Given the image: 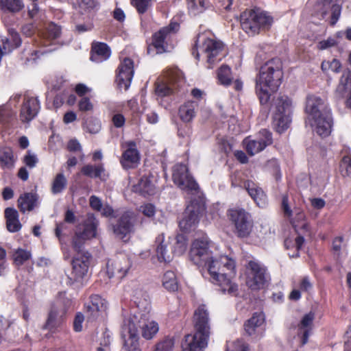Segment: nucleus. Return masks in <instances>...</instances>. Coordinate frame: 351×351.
I'll use <instances>...</instances> for the list:
<instances>
[{
  "mask_svg": "<svg viewBox=\"0 0 351 351\" xmlns=\"http://www.w3.org/2000/svg\"><path fill=\"white\" fill-rule=\"evenodd\" d=\"M246 269L247 285L252 290L263 289L269 278L266 268L255 261H250Z\"/></svg>",
  "mask_w": 351,
  "mask_h": 351,
  "instance_id": "10",
  "label": "nucleus"
},
{
  "mask_svg": "<svg viewBox=\"0 0 351 351\" xmlns=\"http://www.w3.org/2000/svg\"><path fill=\"white\" fill-rule=\"evenodd\" d=\"M224 45L219 40L198 35L192 49V55L197 60L202 58L206 66L212 69L225 56Z\"/></svg>",
  "mask_w": 351,
  "mask_h": 351,
  "instance_id": "3",
  "label": "nucleus"
},
{
  "mask_svg": "<svg viewBox=\"0 0 351 351\" xmlns=\"http://www.w3.org/2000/svg\"><path fill=\"white\" fill-rule=\"evenodd\" d=\"M226 351H247V346L242 340L228 342L226 346Z\"/></svg>",
  "mask_w": 351,
  "mask_h": 351,
  "instance_id": "54",
  "label": "nucleus"
},
{
  "mask_svg": "<svg viewBox=\"0 0 351 351\" xmlns=\"http://www.w3.org/2000/svg\"><path fill=\"white\" fill-rule=\"evenodd\" d=\"M244 187L258 206L263 208L267 205L266 195L256 183L247 180L244 182Z\"/></svg>",
  "mask_w": 351,
  "mask_h": 351,
  "instance_id": "25",
  "label": "nucleus"
},
{
  "mask_svg": "<svg viewBox=\"0 0 351 351\" xmlns=\"http://www.w3.org/2000/svg\"><path fill=\"white\" fill-rule=\"evenodd\" d=\"M132 317L124 319L121 330V337L123 343L122 350L131 351L132 348Z\"/></svg>",
  "mask_w": 351,
  "mask_h": 351,
  "instance_id": "32",
  "label": "nucleus"
},
{
  "mask_svg": "<svg viewBox=\"0 0 351 351\" xmlns=\"http://www.w3.org/2000/svg\"><path fill=\"white\" fill-rule=\"evenodd\" d=\"M189 256L194 264L206 268L203 276L213 284L219 285L223 293L231 296L237 295L238 286L230 280L236 274L235 261L225 255L214 257L206 237L194 240Z\"/></svg>",
  "mask_w": 351,
  "mask_h": 351,
  "instance_id": "1",
  "label": "nucleus"
},
{
  "mask_svg": "<svg viewBox=\"0 0 351 351\" xmlns=\"http://www.w3.org/2000/svg\"><path fill=\"white\" fill-rule=\"evenodd\" d=\"M14 49L10 39L5 38L2 40V43L0 44V53L1 55L8 53Z\"/></svg>",
  "mask_w": 351,
  "mask_h": 351,
  "instance_id": "62",
  "label": "nucleus"
},
{
  "mask_svg": "<svg viewBox=\"0 0 351 351\" xmlns=\"http://www.w3.org/2000/svg\"><path fill=\"white\" fill-rule=\"evenodd\" d=\"M141 335L145 339H153L159 330L158 324L154 320H147L141 326Z\"/></svg>",
  "mask_w": 351,
  "mask_h": 351,
  "instance_id": "38",
  "label": "nucleus"
},
{
  "mask_svg": "<svg viewBox=\"0 0 351 351\" xmlns=\"http://www.w3.org/2000/svg\"><path fill=\"white\" fill-rule=\"evenodd\" d=\"M84 315L81 312H77L74 317L73 322V329L76 332L82 331Z\"/></svg>",
  "mask_w": 351,
  "mask_h": 351,
  "instance_id": "58",
  "label": "nucleus"
},
{
  "mask_svg": "<svg viewBox=\"0 0 351 351\" xmlns=\"http://www.w3.org/2000/svg\"><path fill=\"white\" fill-rule=\"evenodd\" d=\"M155 245L156 255L160 261L170 262L172 260V254L167 250V242L165 241L164 234H160L156 238Z\"/></svg>",
  "mask_w": 351,
  "mask_h": 351,
  "instance_id": "31",
  "label": "nucleus"
},
{
  "mask_svg": "<svg viewBox=\"0 0 351 351\" xmlns=\"http://www.w3.org/2000/svg\"><path fill=\"white\" fill-rule=\"evenodd\" d=\"M166 77V82L156 83V93L158 96L165 97L173 94L185 83L182 72L177 69L169 70Z\"/></svg>",
  "mask_w": 351,
  "mask_h": 351,
  "instance_id": "9",
  "label": "nucleus"
},
{
  "mask_svg": "<svg viewBox=\"0 0 351 351\" xmlns=\"http://www.w3.org/2000/svg\"><path fill=\"white\" fill-rule=\"evenodd\" d=\"M281 209L283 212L284 216L288 219H291V217H292L293 211L291 210L289 202V198L287 195H283L282 197V202H281Z\"/></svg>",
  "mask_w": 351,
  "mask_h": 351,
  "instance_id": "57",
  "label": "nucleus"
},
{
  "mask_svg": "<svg viewBox=\"0 0 351 351\" xmlns=\"http://www.w3.org/2000/svg\"><path fill=\"white\" fill-rule=\"evenodd\" d=\"M67 228L68 227L66 224V222H61L56 224L55 228V234L60 243L64 241V237L67 235V233L64 232V231L67 230Z\"/></svg>",
  "mask_w": 351,
  "mask_h": 351,
  "instance_id": "56",
  "label": "nucleus"
},
{
  "mask_svg": "<svg viewBox=\"0 0 351 351\" xmlns=\"http://www.w3.org/2000/svg\"><path fill=\"white\" fill-rule=\"evenodd\" d=\"M315 319V314L313 312L304 315L298 324V332L302 334V344L308 341L310 330L312 329L313 322Z\"/></svg>",
  "mask_w": 351,
  "mask_h": 351,
  "instance_id": "35",
  "label": "nucleus"
},
{
  "mask_svg": "<svg viewBox=\"0 0 351 351\" xmlns=\"http://www.w3.org/2000/svg\"><path fill=\"white\" fill-rule=\"evenodd\" d=\"M295 217H291L290 220L291 223L297 231L298 228L301 227L302 228H306L307 224L304 222L305 215L304 213L299 208H296L294 210Z\"/></svg>",
  "mask_w": 351,
  "mask_h": 351,
  "instance_id": "47",
  "label": "nucleus"
},
{
  "mask_svg": "<svg viewBox=\"0 0 351 351\" xmlns=\"http://www.w3.org/2000/svg\"><path fill=\"white\" fill-rule=\"evenodd\" d=\"M197 108V102L187 101L180 106L178 116L183 122L190 123L195 117Z\"/></svg>",
  "mask_w": 351,
  "mask_h": 351,
  "instance_id": "29",
  "label": "nucleus"
},
{
  "mask_svg": "<svg viewBox=\"0 0 351 351\" xmlns=\"http://www.w3.org/2000/svg\"><path fill=\"white\" fill-rule=\"evenodd\" d=\"M32 254L29 251L19 248L13 254V259L15 265L21 266L27 261L31 258Z\"/></svg>",
  "mask_w": 351,
  "mask_h": 351,
  "instance_id": "48",
  "label": "nucleus"
},
{
  "mask_svg": "<svg viewBox=\"0 0 351 351\" xmlns=\"http://www.w3.org/2000/svg\"><path fill=\"white\" fill-rule=\"evenodd\" d=\"M135 301L134 303L136 308H138V313L141 317H146V315L149 312L150 307L149 306L148 295L145 291H135Z\"/></svg>",
  "mask_w": 351,
  "mask_h": 351,
  "instance_id": "36",
  "label": "nucleus"
},
{
  "mask_svg": "<svg viewBox=\"0 0 351 351\" xmlns=\"http://www.w3.org/2000/svg\"><path fill=\"white\" fill-rule=\"evenodd\" d=\"M210 335L195 331L188 334L182 343L183 351H203L207 347Z\"/></svg>",
  "mask_w": 351,
  "mask_h": 351,
  "instance_id": "16",
  "label": "nucleus"
},
{
  "mask_svg": "<svg viewBox=\"0 0 351 351\" xmlns=\"http://www.w3.org/2000/svg\"><path fill=\"white\" fill-rule=\"evenodd\" d=\"M23 0H0V10L6 13H17L23 10Z\"/></svg>",
  "mask_w": 351,
  "mask_h": 351,
  "instance_id": "37",
  "label": "nucleus"
},
{
  "mask_svg": "<svg viewBox=\"0 0 351 351\" xmlns=\"http://www.w3.org/2000/svg\"><path fill=\"white\" fill-rule=\"evenodd\" d=\"M71 304V300L66 298L62 300L60 304L52 305L42 328L53 333L56 332L64 323L66 313Z\"/></svg>",
  "mask_w": 351,
  "mask_h": 351,
  "instance_id": "7",
  "label": "nucleus"
},
{
  "mask_svg": "<svg viewBox=\"0 0 351 351\" xmlns=\"http://www.w3.org/2000/svg\"><path fill=\"white\" fill-rule=\"evenodd\" d=\"M131 226L132 213L127 211L121 215L117 223L113 226V230L117 237L123 239L130 232Z\"/></svg>",
  "mask_w": 351,
  "mask_h": 351,
  "instance_id": "26",
  "label": "nucleus"
},
{
  "mask_svg": "<svg viewBox=\"0 0 351 351\" xmlns=\"http://www.w3.org/2000/svg\"><path fill=\"white\" fill-rule=\"evenodd\" d=\"M176 241L173 246V252L178 256H180L183 254L186 250V239L184 235L179 234L176 237Z\"/></svg>",
  "mask_w": 351,
  "mask_h": 351,
  "instance_id": "49",
  "label": "nucleus"
},
{
  "mask_svg": "<svg viewBox=\"0 0 351 351\" xmlns=\"http://www.w3.org/2000/svg\"><path fill=\"white\" fill-rule=\"evenodd\" d=\"M43 53L31 47L25 48L21 53V59L25 64L35 62Z\"/></svg>",
  "mask_w": 351,
  "mask_h": 351,
  "instance_id": "46",
  "label": "nucleus"
},
{
  "mask_svg": "<svg viewBox=\"0 0 351 351\" xmlns=\"http://www.w3.org/2000/svg\"><path fill=\"white\" fill-rule=\"evenodd\" d=\"M23 163L29 168H34L36 167L38 162V159L35 154H32L30 150H28L23 159Z\"/></svg>",
  "mask_w": 351,
  "mask_h": 351,
  "instance_id": "55",
  "label": "nucleus"
},
{
  "mask_svg": "<svg viewBox=\"0 0 351 351\" xmlns=\"http://www.w3.org/2000/svg\"><path fill=\"white\" fill-rule=\"evenodd\" d=\"M121 148L123 154L120 162L124 169H128L132 167V141L122 143Z\"/></svg>",
  "mask_w": 351,
  "mask_h": 351,
  "instance_id": "39",
  "label": "nucleus"
},
{
  "mask_svg": "<svg viewBox=\"0 0 351 351\" xmlns=\"http://www.w3.org/2000/svg\"><path fill=\"white\" fill-rule=\"evenodd\" d=\"M154 176H143L138 184L133 186V191L138 193L144 197L154 195L157 189Z\"/></svg>",
  "mask_w": 351,
  "mask_h": 351,
  "instance_id": "24",
  "label": "nucleus"
},
{
  "mask_svg": "<svg viewBox=\"0 0 351 351\" xmlns=\"http://www.w3.org/2000/svg\"><path fill=\"white\" fill-rule=\"evenodd\" d=\"M271 143V133L265 129L262 130L254 139L247 137L243 140L246 151L251 156L259 153Z\"/></svg>",
  "mask_w": 351,
  "mask_h": 351,
  "instance_id": "12",
  "label": "nucleus"
},
{
  "mask_svg": "<svg viewBox=\"0 0 351 351\" xmlns=\"http://www.w3.org/2000/svg\"><path fill=\"white\" fill-rule=\"evenodd\" d=\"M205 209V204L202 200H192L183 213L182 218L179 222L180 230L186 232L195 229L199 215L204 212Z\"/></svg>",
  "mask_w": 351,
  "mask_h": 351,
  "instance_id": "8",
  "label": "nucleus"
},
{
  "mask_svg": "<svg viewBox=\"0 0 351 351\" xmlns=\"http://www.w3.org/2000/svg\"><path fill=\"white\" fill-rule=\"evenodd\" d=\"M265 322V317L262 313H255L244 324L245 332L251 336L257 333Z\"/></svg>",
  "mask_w": 351,
  "mask_h": 351,
  "instance_id": "33",
  "label": "nucleus"
},
{
  "mask_svg": "<svg viewBox=\"0 0 351 351\" xmlns=\"http://www.w3.org/2000/svg\"><path fill=\"white\" fill-rule=\"evenodd\" d=\"M242 29L249 35H255L261 30L269 28L273 19L260 9L246 10L240 16Z\"/></svg>",
  "mask_w": 351,
  "mask_h": 351,
  "instance_id": "4",
  "label": "nucleus"
},
{
  "mask_svg": "<svg viewBox=\"0 0 351 351\" xmlns=\"http://www.w3.org/2000/svg\"><path fill=\"white\" fill-rule=\"evenodd\" d=\"M321 68L323 71L330 70L335 73H339L341 69V63L337 59L324 60L322 62Z\"/></svg>",
  "mask_w": 351,
  "mask_h": 351,
  "instance_id": "51",
  "label": "nucleus"
},
{
  "mask_svg": "<svg viewBox=\"0 0 351 351\" xmlns=\"http://www.w3.org/2000/svg\"><path fill=\"white\" fill-rule=\"evenodd\" d=\"M97 226L98 221L90 215L77 226L75 231L88 241L96 237Z\"/></svg>",
  "mask_w": 351,
  "mask_h": 351,
  "instance_id": "23",
  "label": "nucleus"
},
{
  "mask_svg": "<svg viewBox=\"0 0 351 351\" xmlns=\"http://www.w3.org/2000/svg\"><path fill=\"white\" fill-rule=\"evenodd\" d=\"M314 131L322 137L328 136L332 130V119L330 110H325L321 115L308 119Z\"/></svg>",
  "mask_w": 351,
  "mask_h": 351,
  "instance_id": "17",
  "label": "nucleus"
},
{
  "mask_svg": "<svg viewBox=\"0 0 351 351\" xmlns=\"http://www.w3.org/2000/svg\"><path fill=\"white\" fill-rule=\"evenodd\" d=\"M305 110L308 114V119L322 114L325 110H330L319 97L308 95L306 98Z\"/></svg>",
  "mask_w": 351,
  "mask_h": 351,
  "instance_id": "21",
  "label": "nucleus"
},
{
  "mask_svg": "<svg viewBox=\"0 0 351 351\" xmlns=\"http://www.w3.org/2000/svg\"><path fill=\"white\" fill-rule=\"evenodd\" d=\"M274 125L278 133H282L291 121L292 101L286 95L279 96L274 100Z\"/></svg>",
  "mask_w": 351,
  "mask_h": 351,
  "instance_id": "5",
  "label": "nucleus"
},
{
  "mask_svg": "<svg viewBox=\"0 0 351 351\" xmlns=\"http://www.w3.org/2000/svg\"><path fill=\"white\" fill-rule=\"evenodd\" d=\"M323 5L325 8V10L322 12V16H324L326 14V10L328 8H330L332 12L330 23L332 25H335L341 15V5L337 3H332V0H324Z\"/></svg>",
  "mask_w": 351,
  "mask_h": 351,
  "instance_id": "40",
  "label": "nucleus"
},
{
  "mask_svg": "<svg viewBox=\"0 0 351 351\" xmlns=\"http://www.w3.org/2000/svg\"><path fill=\"white\" fill-rule=\"evenodd\" d=\"M38 196L36 193H25L18 199V207L20 211L25 213L32 210L36 206Z\"/></svg>",
  "mask_w": 351,
  "mask_h": 351,
  "instance_id": "30",
  "label": "nucleus"
},
{
  "mask_svg": "<svg viewBox=\"0 0 351 351\" xmlns=\"http://www.w3.org/2000/svg\"><path fill=\"white\" fill-rule=\"evenodd\" d=\"M186 1L189 13L196 16L206 10L208 0H186Z\"/></svg>",
  "mask_w": 351,
  "mask_h": 351,
  "instance_id": "44",
  "label": "nucleus"
},
{
  "mask_svg": "<svg viewBox=\"0 0 351 351\" xmlns=\"http://www.w3.org/2000/svg\"><path fill=\"white\" fill-rule=\"evenodd\" d=\"M78 110L80 112H88L93 110V104L88 97H82L77 104Z\"/></svg>",
  "mask_w": 351,
  "mask_h": 351,
  "instance_id": "53",
  "label": "nucleus"
},
{
  "mask_svg": "<svg viewBox=\"0 0 351 351\" xmlns=\"http://www.w3.org/2000/svg\"><path fill=\"white\" fill-rule=\"evenodd\" d=\"M173 346V339L167 337L156 344L155 351H171Z\"/></svg>",
  "mask_w": 351,
  "mask_h": 351,
  "instance_id": "52",
  "label": "nucleus"
},
{
  "mask_svg": "<svg viewBox=\"0 0 351 351\" xmlns=\"http://www.w3.org/2000/svg\"><path fill=\"white\" fill-rule=\"evenodd\" d=\"M67 180L62 173H58L55 176L51 187V192L53 195L59 194L63 192L66 188Z\"/></svg>",
  "mask_w": 351,
  "mask_h": 351,
  "instance_id": "41",
  "label": "nucleus"
},
{
  "mask_svg": "<svg viewBox=\"0 0 351 351\" xmlns=\"http://www.w3.org/2000/svg\"><path fill=\"white\" fill-rule=\"evenodd\" d=\"M217 78L221 84L229 86L233 80L230 66L226 64L221 65L217 71Z\"/></svg>",
  "mask_w": 351,
  "mask_h": 351,
  "instance_id": "43",
  "label": "nucleus"
},
{
  "mask_svg": "<svg viewBox=\"0 0 351 351\" xmlns=\"http://www.w3.org/2000/svg\"><path fill=\"white\" fill-rule=\"evenodd\" d=\"M16 119L15 114L11 109L4 107L0 108V123L6 125Z\"/></svg>",
  "mask_w": 351,
  "mask_h": 351,
  "instance_id": "50",
  "label": "nucleus"
},
{
  "mask_svg": "<svg viewBox=\"0 0 351 351\" xmlns=\"http://www.w3.org/2000/svg\"><path fill=\"white\" fill-rule=\"evenodd\" d=\"M132 81V59L124 58L117 69L115 82L119 90H128Z\"/></svg>",
  "mask_w": 351,
  "mask_h": 351,
  "instance_id": "18",
  "label": "nucleus"
},
{
  "mask_svg": "<svg viewBox=\"0 0 351 351\" xmlns=\"http://www.w3.org/2000/svg\"><path fill=\"white\" fill-rule=\"evenodd\" d=\"M123 261L125 263V259L123 258V260L109 259L106 264V273L109 278H113L116 274H118V278H123L127 274L130 266H122Z\"/></svg>",
  "mask_w": 351,
  "mask_h": 351,
  "instance_id": "27",
  "label": "nucleus"
},
{
  "mask_svg": "<svg viewBox=\"0 0 351 351\" xmlns=\"http://www.w3.org/2000/svg\"><path fill=\"white\" fill-rule=\"evenodd\" d=\"M193 323L195 331L210 334L209 312L205 304L199 305L195 310Z\"/></svg>",
  "mask_w": 351,
  "mask_h": 351,
  "instance_id": "19",
  "label": "nucleus"
},
{
  "mask_svg": "<svg viewBox=\"0 0 351 351\" xmlns=\"http://www.w3.org/2000/svg\"><path fill=\"white\" fill-rule=\"evenodd\" d=\"M110 54L111 51L107 44L96 43L92 45L90 59L93 62L99 63L109 58Z\"/></svg>",
  "mask_w": 351,
  "mask_h": 351,
  "instance_id": "28",
  "label": "nucleus"
},
{
  "mask_svg": "<svg viewBox=\"0 0 351 351\" xmlns=\"http://www.w3.org/2000/svg\"><path fill=\"white\" fill-rule=\"evenodd\" d=\"M339 84L351 90V70L347 69L343 71L340 77Z\"/></svg>",
  "mask_w": 351,
  "mask_h": 351,
  "instance_id": "63",
  "label": "nucleus"
},
{
  "mask_svg": "<svg viewBox=\"0 0 351 351\" xmlns=\"http://www.w3.org/2000/svg\"><path fill=\"white\" fill-rule=\"evenodd\" d=\"M80 173L83 176L92 179L98 178L102 182H106L109 177V174L106 173L103 163L84 165L81 168Z\"/></svg>",
  "mask_w": 351,
  "mask_h": 351,
  "instance_id": "22",
  "label": "nucleus"
},
{
  "mask_svg": "<svg viewBox=\"0 0 351 351\" xmlns=\"http://www.w3.org/2000/svg\"><path fill=\"white\" fill-rule=\"evenodd\" d=\"M341 167L345 169L346 175L351 178V156H346L343 158Z\"/></svg>",
  "mask_w": 351,
  "mask_h": 351,
  "instance_id": "64",
  "label": "nucleus"
},
{
  "mask_svg": "<svg viewBox=\"0 0 351 351\" xmlns=\"http://www.w3.org/2000/svg\"><path fill=\"white\" fill-rule=\"evenodd\" d=\"M228 219L234 225L239 237H247L253 227L251 215L244 208L240 207L230 208L227 211Z\"/></svg>",
  "mask_w": 351,
  "mask_h": 351,
  "instance_id": "6",
  "label": "nucleus"
},
{
  "mask_svg": "<svg viewBox=\"0 0 351 351\" xmlns=\"http://www.w3.org/2000/svg\"><path fill=\"white\" fill-rule=\"evenodd\" d=\"M92 256L90 253H82V255H75L72 260V272L70 280L74 282L82 280L88 271Z\"/></svg>",
  "mask_w": 351,
  "mask_h": 351,
  "instance_id": "15",
  "label": "nucleus"
},
{
  "mask_svg": "<svg viewBox=\"0 0 351 351\" xmlns=\"http://www.w3.org/2000/svg\"><path fill=\"white\" fill-rule=\"evenodd\" d=\"M88 241L83 236L80 235L76 231L71 239V247L74 252L76 253L75 255H82V253L88 252L84 250V245Z\"/></svg>",
  "mask_w": 351,
  "mask_h": 351,
  "instance_id": "45",
  "label": "nucleus"
},
{
  "mask_svg": "<svg viewBox=\"0 0 351 351\" xmlns=\"http://www.w3.org/2000/svg\"><path fill=\"white\" fill-rule=\"evenodd\" d=\"M180 27L177 22H171V23L153 36L152 46L156 49L157 53H162L169 51L167 40L170 38L171 34H175Z\"/></svg>",
  "mask_w": 351,
  "mask_h": 351,
  "instance_id": "13",
  "label": "nucleus"
},
{
  "mask_svg": "<svg viewBox=\"0 0 351 351\" xmlns=\"http://www.w3.org/2000/svg\"><path fill=\"white\" fill-rule=\"evenodd\" d=\"M162 285L169 291H176L178 289V282L176 274L172 271H167L162 278Z\"/></svg>",
  "mask_w": 351,
  "mask_h": 351,
  "instance_id": "42",
  "label": "nucleus"
},
{
  "mask_svg": "<svg viewBox=\"0 0 351 351\" xmlns=\"http://www.w3.org/2000/svg\"><path fill=\"white\" fill-rule=\"evenodd\" d=\"M107 301L99 294H92L88 302L84 304V312L88 321L96 319L99 312L106 308Z\"/></svg>",
  "mask_w": 351,
  "mask_h": 351,
  "instance_id": "20",
  "label": "nucleus"
},
{
  "mask_svg": "<svg viewBox=\"0 0 351 351\" xmlns=\"http://www.w3.org/2000/svg\"><path fill=\"white\" fill-rule=\"evenodd\" d=\"M282 77V62L279 58H273L261 67L256 90L262 105L267 104L271 93L278 90Z\"/></svg>",
  "mask_w": 351,
  "mask_h": 351,
  "instance_id": "2",
  "label": "nucleus"
},
{
  "mask_svg": "<svg viewBox=\"0 0 351 351\" xmlns=\"http://www.w3.org/2000/svg\"><path fill=\"white\" fill-rule=\"evenodd\" d=\"M40 108V103L37 97L25 93L20 109L19 117L22 122L28 123L35 118Z\"/></svg>",
  "mask_w": 351,
  "mask_h": 351,
  "instance_id": "14",
  "label": "nucleus"
},
{
  "mask_svg": "<svg viewBox=\"0 0 351 351\" xmlns=\"http://www.w3.org/2000/svg\"><path fill=\"white\" fill-rule=\"evenodd\" d=\"M16 161L14 152L10 147L0 148V167L5 169H12Z\"/></svg>",
  "mask_w": 351,
  "mask_h": 351,
  "instance_id": "34",
  "label": "nucleus"
},
{
  "mask_svg": "<svg viewBox=\"0 0 351 351\" xmlns=\"http://www.w3.org/2000/svg\"><path fill=\"white\" fill-rule=\"evenodd\" d=\"M135 7L140 14L145 12L150 6L152 0H133Z\"/></svg>",
  "mask_w": 351,
  "mask_h": 351,
  "instance_id": "60",
  "label": "nucleus"
},
{
  "mask_svg": "<svg viewBox=\"0 0 351 351\" xmlns=\"http://www.w3.org/2000/svg\"><path fill=\"white\" fill-rule=\"evenodd\" d=\"M172 179L181 190L195 193L199 189L198 184L189 173L188 167L183 164H177L173 168Z\"/></svg>",
  "mask_w": 351,
  "mask_h": 351,
  "instance_id": "11",
  "label": "nucleus"
},
{
  "mask_svg": "<svg viewBox=\"0 0 351 351\" xmlns=\"http://www.w3.org/2000/svg\"><path fill=\"white\" fill-rule=\"evenodd\" d=\"M86 128L89 133L96 134L101 128V124L99 121L96 119H90L86 122Z\"/></svg>",
  "mask_w": 351,
  "mask_h": 351,
  "instance_id": "61",
  "label": "nucleus"
},
{
  "mask_svg": "<svg viewBox=\"0 0 351 351\" xmlns=\"http://www.w3.org/2000/svg\"><path fill=\"white\" fill-rule=\"evenodd\" d=\"M66 97L67 91L66 90H64L63 91L58 93L53 99V106L56 108H60L64 104Z\"/></svg>",
  "mask_w": 351,
  "mask_h": 351,
  "instance_id": "59",
  "label": "nucleus"
}]
</instances>
